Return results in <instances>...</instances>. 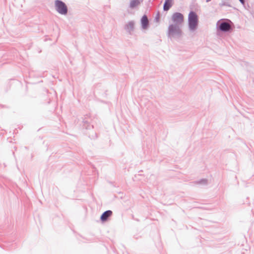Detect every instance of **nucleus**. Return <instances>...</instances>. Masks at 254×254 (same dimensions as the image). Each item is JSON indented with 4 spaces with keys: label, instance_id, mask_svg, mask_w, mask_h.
<instances>
[{
    "label": "nucleus",
    "instance_id": "obj_1",
    "mask_svg": "<svg viewBox=\"0 0 254 254\" xmlns=\"http://www.w3.org/2000/svg\"><path fill=\"white\" fill-rule=\"evenodd\" d=\"M182 27V26L170 24L168 28V37L170 38H180L183 34Z\"/></svg>",
    "mask_w": 254,
    "mask_h": 254
},
{
    "label": "nucleus",
    "instance_id": "obj_2",
    "mask_svg": "<svg viewBox=\"0 0 254 254\" xmlns=\"http://www.w3.org/2000/svg\"><path fill=\"white\" fill-rule=\"evenodd\" d=\"M189 28L190 31H195L198 26V17L196 13L191 11L188 15Z\"/></svg>",
    "mask_w": 254,
    "mask_h": 254
},
{
    "label": "nucleus",
    "instance_id": "obj_3",
    "mask_svg": "<svg viewBox=\"0 0 254 254\" xmlns=\"http://www.w3.org/2000/svg\"><path fill=\"white\" fill-rule=\"evenodd\" d=\"M55 7L57 11L62 14L66 15L68 12V9L64 2L60 0L55 1Z\"/></svg>",
    "mask_w": 254,
    "mask_h": 254
},
{
    "label": "nucleus",
    "instance_id": "obj_4",
    "mask_svg": "<svg viewBox=\"0 0 254 254\" xmlns=\"http://www.w3.org/2000/svg\"><path fill=\"white\" fill-rule=\"evenodd\" d=\"M172 21L173 23L171 24L182 26L184 22V16L180 12H175L172 16Z\"/></svg>",
    "mask_w": 254,
    "mask_h": 254
},
{
    "label": "nucleus",
    "instance_id": "obj_5",
    "mask_svg": "<svg viewBox=\"0 0 254 254\" xmlns=\"http://www.w3.org/2000/svg\"><path fill=\"white\" fill-rule=\"evenodd\" d=\"M217 25L218 26L219 29L222 32H228L231 30V25L229 22L226 21H218Z\"/></svg>",
    "mask_w": 254,
    "mask_h": 254
},
{
    "label": "nucleus",
    "instance_id": "obj_6",
    "mask_svg": "<svg viewBox=\"0 0 254 254\" xmlns=\"http://www.w3.org/2000/svg\"><path fill=\"white\" fill-rule=\"evenodd\" d=\"M134 25L135 22L133 21H129L125 26V29L129 34H132L134 29Z\"/></svg>",
    "mask_w": 254,
    "mask_h": 254
},
{
    "label": "nucleus",
    "instance_id": "obj_7",
    "mask_svg": "<svg viewBox=\"0 0 254 254\" xmlns=\"http://www.w3.org/2000/svg\"><path fill=\"white\" fill-rule=\"evenodd\" d=\"M141 27L143 29H146L148 28L149 25V21L147 16L144 15L141 19Z\"/></svg>",
    "mask_w": 254,
    "mask_h": 254
},
{
    "label": "nucleus",
    "instance_id": "obj_8",
    "mask_svg": "<svg viewBox=\"0 0 254 254\" xmlns=\"http://www.w3.org/2000/svg\"><path fill=\"white\" fill-rule=\"evenodd\" d=\"M112 212L111 210H108L104 212L101 216V220L102 221H105L108 218L111 216Z\"/></svg>",
    "mask_w": 254,
    "mask_h": 254
},
{
    "label": "nucleus",
    "instance_id": "obj_9",
    "mask_svg": "<svg viewBox=\"0 0 254 254\" xmlns=\"http://www.w3.org/2000/svg\"><path fill=\"white\" fill-rule=\"evenodd\" d=\"M173 0H165V3L163 6V9L164 11L168 10L172 6V3Z\"/></svg>",
    "mask_w": 254,
    "mask_h": 254
},
{
    "label": "nucleus",
    "instance_id": "obj_10",
    "mask_svg": "<svg viewBox=\"0 0 254 254\" xmlns=\"http://www.w3.org/2000/svg\"><path fill=\"white\" fill-rule=\"evenodd\" d=\"M139 4V0H131L129 3V7L133 9L137 6Z\"/></svg>",
    "mask_w": 254,
    "mask_h": 254
},
{
    "label": "nucleus",
    "instance_id": "obj_11",
    "mask_svg": "<svg viewBox=\"0 0 254 254\" xmlns=\"http://www.w3.org/2000/svg\"><path fill=\"white\" fill-rule=\"evenodd\" d=\"M239 0V1L241 2V3H242V4H244V3H245V0Z\"/></svg>",
    "mask_w": 254,
    "mask_h": 254
},
{
    "label": "nucleus",
    "instance_id": "obj_12",
    "mask_svg": "<svg viewBox=\"0 0 254 254\" xmlns=\"http://www.w3.org/2000/svg\"><path fill=\"white\" fill-rule=\"evenodd\" d=\"M210 1H211V0H206V1L207 2H209Z\"/></svg>",
    "mask_w": 254,
    "mask_h": 254
}]
</instances>
